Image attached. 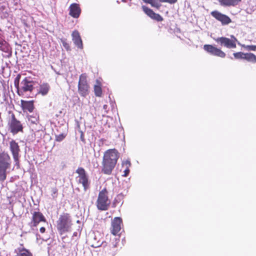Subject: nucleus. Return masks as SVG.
<instances>
[{
    "mask_svg": "<svg viewBox=\"0 0 256 256\" xmlns=\"http://www.w3.org/2000/svg\"><path fill=\"white\" fill-rule=\"evenodd\" d=\"M118 158V152L116 149H109L106 151L102 161V172L105 174H111Z\"/></svg>",
    "mask_w": 256,
    "mask_h": 256,
    "instance_id": "f257e3e1",
    "label": "nucleus"
},
{
    "mask_svg": "<svg viewBox=\"0 0 256 256\" xmlns=\"http://www.w3.org/2000/svg\"><path fill=\"white\" fill-rule=\"evenodd\" d=\"M72 220L70 214L63 212L60 215L56 221V228L60 234L70 230L72 226Z\"/></svg>",
    "mask_w": 256,
    "mask_h": 256,
    "instance_id": "f03ea898",
    "label": "nucleus"
},
{
    "mask_svg": "<svg viewBox=\"0 0 256 256\" xmlns=\"http://www.w3.org/2000/svg\"><path fill=\"white\" fill-rule=\"evenodd\" d=\"M110 204V200L108 197V191L104 188L98 193L96 202V208L98 210L105 211L108 209Z\"/></svg>",
    "mask_w": 256,
    "mask_h": 256,
    "instance_id": "7ed1b4c3",
    "label": "nucleus"
},
{
    "mask_svg": "<svg viewBox=\"0 0 256 256\" xmlns=\"http://www.w3.org/2000/svg\"><path fill=\"white\" fill-rule=\"evenodd\" d=\"M11 159L9 154L4 152H0V180L4 182L6 178V170L10 168Z\"/></svg>",
    "mask_w": 256,
    "mask_h": 256,
    "instance_id": "20e7f679",
    "label": "nucleus"
},
{
    "mask_svg": "<svg viewBox=\"0 0 256 256\" xmlns=\"http://www.w3.org/2000/svg\"><path fill=\"white\" fill-rule=\"evenodd\" d=\"M8 130L13 134L15 135L18 132H23V126L21 122L16 117L14 114H12L11 118L8 122Z\"/></svg>",
    "mask_w": 256,
    "mask_h": 256,
    "instance_id": "39448f33",
    "label": "nucleus"
},
{
    "mask_svg": "<svg viewBox=\"0 0 256 256\" xmlns=\"http://www.w3.org/2000/svg\"><path fill=\"white\" fill-rule=\"evenodd\" d=\"M35 82L30 80V78H25L20 82V87L17 93L18 96H23L28 92H31L34 89Z\"/></svg>",
    "mask_w": 256,
    "mask_h": 256,
    "instance_id": "423d86ee",
    "label": "nucleus"
},
{
    "mask_svg": "<svg viewBox=\"0 0 256 256\" xmlns=\"http://www.w3.org/2000/svg\"><path fill=\"white\" fill-rule=\"evenodd\" d=\"M90 86L86 80V74L80 75L78 84V92L82 96H86L89 93Z\"/></svg>",
    "mask_w": 256,
    "mask_h": 256,
    "instance_id": "0eeeda50",
    "label": "nucleus"
},
{
    "mask_svg": "<svg viewBox=\"0 0 256 256\" xmlns=\"http://www.w3.org/2000/svg\"><path fill=\"white\" fill-rule=\"evenodd\" d=\"M76 172L78 174V183L82 185L84 190H86L90 187V182L86 170L83 168L79 167L76 170Z\"/></svg>",
    "mask_w": 256,
    "mask_h": 256,
    "instance_id": "6e6552de",
    "label": "nucleus"
},
{
    "mask_svg": "<svg viewBox=\"0 0 256 256\" xmlns=\"http://www.w3.org/2000/svg\"><path fill=\"white\" fill-rule=\"evenodd\" d=\"M10 150L16 165L19 167L20 166V148L18 142L16 140H12L10 142Z\"/></svg>",
    "mask_w": 256,
    "mask_h": 256,
    "instance_id": "1a4fd4ad",
    "label": "nucleus"
},
{
    "mask_svg": "<svg viewBox=\"0 0 256 256\" xmlns=\"http://www.w3.org/2000/svg\"><path fill=\"white\" fill-rule=\"evenodd\" d=\"M232 40L226 37H220L215 39L216 42L220 43L221 46H224L228 48H236V38L234 36H231Z\"/></svg>",
    "mask_w": 256,
    "mask_h": 256,
    "instance_id": "9d476101",
    "label": "nucleus"
},
{
    "mask_svg": "<svg viewBox=\"0 0 256 256\" xmlns=\"http://www.w3.org/2000/svg\"><path fill=\"white\" fill-rule=\"evenodd\" d=\"M32 217L29 224L31 228L36 227L41 222H46V220L44 215L40 212H34L32 213Z\"/></svg>",
    "mask_w": 256,
    "mask_h": 256,
    "instance_id": "9b49d317",
    "label": "nucleus"
},
{
    "mask_svg": "<svg viewBox=\"0 0 256 256\" xmlns=\"http://www.w3.org/2000/svg\"><path fill=\"white\" fill-rule=\"evenodd\" d=\"M211 16L220 22L222 25H227L232 22L229 16L224 14L218 10H214L210 12Z\"/></svg>",
    "mask_w": 256,
    "mask_h": 256,
    "instance_id": "f8f14e48",
    "label": "nucleus"
},
{
    "mask_svg": "<svg viewBox=\"0 0 256 256\" xmlns=\"http://www.w3.org/2000/svg\"><path fill=\"white\" fill-rule=\"evenodd\" d=\"M204 49L208 52L214 56L224 58L226 56V54L220 48H218L211 44H205L204 46Z\"/></svg>",
    "mask_w": 256,
    "mask_h": 256,
    "instance_id": "ddd939ff",
    "label": "nucleus"
},
{
    "mask_svg": "<svg viewBox=\"0 0 256 256\" xmlns=\"http://www.w3.org/2000/svg\"><path fill=\"white\" fill-rule=\"evenodd\" d=\"M122 224V220L120 217H116L112 220L110 231L114 236H116L120 232Z\"/></svg>",
    "mask_w": 256,
    "mask_h": 256,
    "instance_id": "4468645a",
    "label": "nucleus"
},
{
    "mask_svg": "<svg viewBox=\"0 0 256 256\" xmlns=\"http://www.w3.org/2000/svg\"><path fill=\"white\" fill-rule=\"evenodd\" d=\"M142 8L145 14L152 19L158 22H162L164 20L163 18L160 14L155 13L148 6H142Z\"/></svg>",
    "mask_w": 256,
    "mask_h": 256,
    "instance_id": "2eb2a0df",
    "label": "nucleus"
},
{
    "mask_svg": "<svg viewBox=\"0 0 256 256\" xmlns=\"http://www.w3.org/2000/svg\"><path fill=\"white\" fill-rule=\"evenodd\" d=\"M81 13V8L79 4L73 3L69 7V14L72 18H78Z\"/></svg>",
    "mask_w": 256,
    "mask_h": 256,
    "instance_id": "dca6fc26",
    "label": "nucleus"
},
{
    "mask_svg": "<svg viewBox=\"0 0 256 256\" xmlns=\"http://www.w3.org/2000/svg\"><path fill=\"white\" fill-rule=\"evenodd\" d=\"M21 107L23 112H32L34 109V100H20Z\"/></svg>",
    "mask_w": 256,
    "mask_h": 256,
    "instance_id": "f3484780",
    "label": "nucleus"
},
{
    "mask_svg": "<svg viewBox=\"0 0 256 256\" xmlns=\"http://www.w3.org/2000/svg\"><path fill=\"white\" fill-rule=\"evenodd\" d=\"M72 40L75 45L79 48H83V44L79 32L75 30L72 33Z\"/></svg>",
    "mask_w": 256,
    "mask_h": 256,
    "instance_id": "a211bd4d",
    "label": "nucleus"
},
{
    "mask_svg": "<svg viewBox=\"0 0 256 256\" xmlns=\"http://www.w3.org/2000/svg\"><path fill=\"white\" fill-rule=\"evenodd\" d=\"M220 4L223 6H237L242 0H218Z\"/></svg>",
    "mask_w": 256,
    "mask_h": 256,
    "instance_id": "6ab92c4d",
    "label": "nucleus"
},
{
    "mask_svg": "<svg viewBox=\"0 0 256 256\" xmlns=\"http://www.w3.org/2000/svg\"><path fill=\"white\" fill-rule=\"evenodd\" d=\"M11 48L8 43L4 40L0 38V50L6 52L10 53Z\"/></svg>",
    "mask_w": 256,
    "mask_h": 256,
    "instance_id": "aec40b11",
    "label": "nucleus"
},
{
    "mask_svg": "<svg viewBox=\"0 0 256 256\" xmlns=\"http://www.w3.org/2000/svg\"><path fill=\"white\" fill-rule=\"evenodd\" d=\"M50 90V86L48 83H43L40 86L38 93L42 96L46 95Z\"/></svg>",
    "mask_w": 256,
    "mask_h": 256,
    "instance_id": "412c9836",
    "label": "nucleus"
},
{
    "mask_svg": "<svg viewBox=\"0 0 256 256\" xmlns=\"http://www.w3.org/2000/svg\"><path fill=\"white\" fill-rule=\"evenodd\" d=\"M244 59L252 63L256 62V56L252 53H244Z\"/></svg>",
    "mask_w": 256,
    "mask_h": 256,
    "instance_id": "4be33fe9",
    "label": "nucleus"
},
{
    "mask_svg": "<svg viewBox=\"0 0 256 256\" xmlns=\"http://www.w3.org/2000/svg\"><path fill=\"white\" fill-rule=\"evenodd\" d=\"M145 3L149 4L151 5L152 6L156 8V9H159L161 6V4H160L158 0H142Z\"/></svg>",
    "mask_w": 256,
    "mask_h": 256,
    "instance_id": "5701e85b",
    "label": "nucleus"
},
{
    "mask_svg": "<svg viewBox=\"0 0 256 256\" xmlns=\"http://www.w3.org/2000/svg\"><path fill=\"white\" fill-rule=\"evenodd\" d=\"M27 117L28 121L32 124H36L38 122L39 116L36 114L28 116Z\"/></svg>",
    "mask_w": 256,
    "mask_h": 256,
    "instance_id": "b1692460",
    "label": "nucleus"
},
{
    "mask_svg": "<svg viewBox=\"0 0 256 256\" xmlns=\"http://www.w3.org/2000/svg\"><path fill=\"white\" fill-rule=\"evenodd\" d=\"M94 92L96 96L100 97L102 95V90L100 84L94 86Z\"/></svg>",
    "mask_w": 256,
    "mask_h": 256,
    "instance_id": "393cba45",
    "label": "nucleus"
},
{
    "mask_svg": "<svg viewBox=\"0 0 256 256\" xmlns=\"http://www.w3.org/2000/svg\"><path fill=\"white\" fill-rule=\"evenodd\" d=\"M122 164L123 165L125 164L126 166V168L124 170V174H122V176L124 177H126L128 175V174L130 173V170L129 168L131 164H130V162L126 160V161L124 162H123Z\"/></svg>",
    "mask_w": 256,
    "mask_h": 256,
    "instance_id": "a878e982",
    "label": "nucleus"
},
{
    "mask_svg": "<svg viewBox=\"0 0 256 256\" xmlns=\"http://www.w3.org/2000/svg\"><path fill=\"white\" fill-rule=\"evenodd\" d=\"M66 134H61L56 136L55 140L58 142H62L66 137Z\"/></svg>",
    "mask_w": 256,
    "mask_h": 256,
    "instance_id": "bb28decb",
    "label": "nucleus"
},
{
    "mask_svg": "<svg viewBox=\"0 0 256 256\" xmlns=\"http://www.w3.org/2000/svg\"><path fill=\"white\" fill-rule=\"evenodd\" d=\"M20 78V74H18V75H17L16 77L15 78L14 80V86L16 88L17 91L18 90V88H19L20 87V86H19Z\"/></svg>",
    "mask_w": 256,
    "mask_h": 256,
    "instance_id": "cd10ccee",
    "label": "nucleus"
},
{
    "mask_svg": "<svg viewBox=\"0 0 256 256\" xmlns=\"http://www.w3.org/2000/svg\"><path fill=\"white\" fill-rule=\"evenodd\" d=\"M244 53L242 52H237L234 54V56L236 59H244Z\"/></svg>",
    "mask_w": 256,
    "mask_h": 256,
    "instance_id": "c85d7f7f",
    "label": "nucleus"
},
{
    "mask_svg": "<svg viewBox=\"0 0 256 256\" xmlns=\"http://www.w3.org/2000/svg\"><path fill=\"white\" fill-rule=\"evenodd\" d=\"M52 196L53 198H56L58 196V190L56 187L52 188L51 189Z\"/></svg>",
    "mask_w": 256,
    "mask_h": 256,
    "instance_id": "c756f323",
    "label": "nucleus"
},
{
    "mask_svg": "<svg viewBox=\"0 0 256 256\" xmlns=\"http://www.w3.org/2000/svg\"><path fill=\"white\" fill-rule=\"evenodd\" d=\"M120 242L119 238H116L114 237L113 239L112 240V242H111L110 244H112V248H116L117 247V246L118 244V243Z\"/></svg>",
    "mask_w": 256,
    "mask_h": 256,
    "instance_id": "7c9ffc66",
    "label": "nucleus"
},
{
    "mask_svg": "<svg viewBox=\"0 0 256 256\" xmlns=\"http://www.w3.org/2000/svg\"><path fill=\"white\" fill-rule=\"evenodd\" d=\"M61 42L63 46L67 50H70V46L69 44L66 42V40H61Z\"/></svg>",
    "mask_w": 256,
    "mask_h": 256,
    "instance_id": "2f4dec72",
    "label": "nucleus"
},
{
    "mask_svg": "<svg viewBox=\"0 0 256 256\" xmlns=\"http://www.w3.org/2000/svg\"><path fill=\"white\" fill-rule=\"evenodd\" d=\"M244 48L248 50L256 51V45H248L246 46Z\"/></svg>",
    "mask_w": 256,
    "mask_h": 256,
    "instance_id": "473e14b6",
    "label": "nucleus"
},
{
    "mask_svg": "<svg viewBox=\"0 0 256 256\" xmlns=\"http://www.w3.org/2000/svg\"><path fill=\"white\" fill-rule=\"evenodd\" d=\"M161 2H167L170 4H174L178 2V0H159Z\"/></svg>",
    "mask_w": 256,
    "mask_h": 256,
    "instance_id": "72a5a7b5",
    "label": "nucleus"
},
{
    "mask_svg": "<svg viewBox=\"0 0 256 256\" xmlns=\"http://www.w3.org/2000/svg\"><path fill=\"white\" fill-rule=\"evenodd\" d=\"M40 232L42 233V234H43V233H44L45 232H46V228L44 227H41L40 228Z\"/></svg>",
    "mask_w": 256,
    "mask_h": 256,
    "instance_id": "f704fd0d",
    "label": "nucleus"
},
{
    "mask_svg": "<svg viewBox=\"0 0 256 256\" xmlns=\"http://www.w3.org/2000/svg\"><path fill=\"white\" fill-rule=\"evenodd\" d=\"M2 120V113L0 112V122Z\"/></svg>",
    "mask_w": 256,
    "mask_h": 256,
    "instance_id": "c9c22d12",
    "label": "nucleus"
},
{
    "mask_svg": "<svg viewBox=\"0 0 256 256\" xmlns=\"http://www.w3.org/2000/svg\"><path fill=\"white\" fill-rule=\"evenodd\" d=\"M107 107V106L106 105H104V108H106Z\"/></svg>",
    "mask_w": 256,
    "mask_h": 256,
    "instance_id": "e433bc0d",
    "label": "nucleus"
},
{
    "mask_svg": "<svg viewBox=\"0 0 256 256\" xmlns=\"http://www.w3.org/2000/svg\"><path fill=\"white\" fill-rule=\"evenodd\" d=\"M122 2H126V0H122Z\"/></svg>",
    "mask_w": 256,
    "mask_h": 256,
    "instance_id": "4c0bfd02",
    "label": "nucleus"
}]
</instances>
